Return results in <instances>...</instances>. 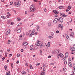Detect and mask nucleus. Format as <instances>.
<instances>
[{
  "label": "nucleus",
  "instance_id": "1",
  "mask_svg": "<svg viewBox=\"0 0 75 75\" xmlns=\"http://www.w3.org/2000/svg\"><path fill=\"white\" fill-rule=\"evenodd\" d=\"M35 11V7L34 6V5H32L30 8V11L33 13V12H34Z\"/></svg>",
  "mask_w": 75,
  "mask_h": 75
},
{
  "label": "nucleus",
  "instance_id": "2",
  "mask_svg": "<svg viewBox=\"0 0 75 75\" xmlns=\"http://www.w3.org/2000/svg\"><path fill=\"white\" fill-rule=\"evenodd\" d=\"M58 21L61 23L63 22V18H58Z\"/></svg>",
  "mask_w": 75,
  "mask_h": 75
},
{
  "label": "nucleus",
  "instance_id": "3",
  "mask_svg": "<svg viewBox=\"0 0 75 75\" xmlns=\"http://www.w3.org/2000/svg\"><path fill=\"white\" fill-rule=\"evenodd\" d=\"M60 15L62 17H67L68 16V15L65 14L64 13H60Z\"/></svg>",
  "mask_w": 75,
  "mask_h": 75
},
{
  "label": "nucleus",
  "instance_id": "4",
  "mask_svg": "<svg viewBox=\"0 0 75 75\" xmlns=\"http://www.w3.org/2000/svg\"><path fill=\"white\" fill-rule=\"evenodd\" d=\"M59 27H60L61 28V30H63V28H64V25L62 24H60L58 25Z\"/></svg>",
  "mask_w": 75,
  "mask_h": 75
},
{
  "label": "nucleus",
  "instance_id": "5",
  "mask_svg": "<svg viewBox=\"0 0 75 75\" xmlns=\"http://www.w3.org/2000/svg\"><path fill=\"white\" fill-rule=\"evenodd\" d=\"M40 40H38L37 41V42L35 43V45H36V46H40Z\"/></svg>",
  "mask_w": 75,
  "mask_h": 75
},
{
  "label": "nucleus",
  "instance_id": "6",
  "mask_svg": "<svg viewBox=\"0 0 75 75\" xmlns=\"http://www.w3.org/2000/svg\"><path fill=\"white\" fill-rule=\"evenodd\" d=\"M11 30L10 29H9L8 31L6 33V35H8V34H9L10 33V32Z\"/></svg>",
  "mask_w": 75,
  "mask_h": 75
},
{
  "label": "nucleus",
  "instance_id": "7",
  "mask_svg": "<svg viewBox=\"0 0 75 75\" xmlns=\"http://www.w3.org/2000/svg\"><path fill=\"white\" fill-rule=\"evenodd\" d=\"M71 73L72 74V75L75 74V66L74 67V69H73V71H72Z\"/></svg>",
  "mask_w": 75,
  "mask_h": 75
},
{
  "label": "nucleus",
  "instance_id": "8",
  "mask_svg": "<svg viewBox=\"0 0 75 75\" xmlns=\"http://www.w3.org/2000/svg\"><path fill=\"white\" fill-rule=\"evenodd\" d=\"M58 21V18H55L54 19L53 21L54 23H57V21Z\"/></svg>",
  "mask_w": 75,
  "mask_h": 75
},
{
  "label": "nucleus",
  "instance_id": "9",
  "mask_svg": "<svg viewBox=\"0 0 75 75\" xmlns=\"http://www.w3.org/2000/svg\"><path fill=\"white\" fill-rule=\"evenodd\" d=\"M53 12L55 14H58V13H59V12L55 10H53Z\"/></svg>",
  "mask_w": 75,
  "mask_h": 75
},
{
  "label": "nucleus",
  "instance_id": "10",
  "mask_svg": "<svg viewBox=\"0 0 75 75\" xmlns=\"http://www.w3.org/2000/svg\"><path fill=\"white\" fill-rule=\"evenodd\" d=\"M70 48L71 50V51H75V48H74V47H70Z\"/></svg>",
  "mask_w": 75,
  "mask_h": 75
},
{
  "label": "nucleus",
  "instance_id": "11",
  "mask_svg": "<svg viewBox=\"0 0 75 75\" xmlns=\"http://www.w3.org/2000/svg\"><path fill=\"white\" fill-rule=\"evenodd\" d=\"M36 27L37 28H36V30H37V31L40 30V26L39 25H37L36 26Z\"/></svg>",
  "mask_w": 75,
  "mask_h": 75
},
{
  "label": "nucleus",
  "instance_id": "12",
  "mask_svg": "<svg viewBox=\"0 0 75 75\" xmlns=\"http://www.w3.org/2000/svg\"><path fill=\"white\" fill-rule=\"evenodd\" d=\"M59 56L61 58H63L64 57V54L62 53H60L59 54Z\"/></svg>",
  "mask_w": 75,
  "mask_h": 75
},
{
  "label": "nucleus",
  "instance_id": "13",
  "mask_svg": "<svg viewBox=\"0 0 75 75\" xmlns=\"http://www.w3.org/2000/svg\"><path fill=\"white\" fill-rule=\"evenodd\" d=\"M23 44L25 46H26V45H28V43L26 42H23Z\"/></svg>",
  "mask_w": 75,
  "mask_h": 75
},
{
  "label": "nucleus",
  "instance_id": "14",
  "mask_svg": "<svg viewBox=\"0 0 75 75\" xmlns=\"http://www.w3.org/2000/svg\"><path fill=\"white\" fill-rule=\"evenodd\" d=\"M74 35V32H71L70 34H69L70 36L71 37V36H72V35Z\"/></svg>",
  "mask_w": 75,
  "mask_h": 75
},
{
  "label": "nucleus",
  "instance_id": "15",
  "mask_svg": "<svg viewBox=\"0 0 75 75\" xmlns=\"http://www.w3.org/2000/svg\"><path fill=\"white\" fill-rule=\"evenodd\" d=\"M20 5V2L18 1V3L17 4V5H16L17 7H18Z\"/></svg>",
  "mask_w": 75,
  "mask_h": 75
},
{
  "label": "nucleus",
  "instance_id": "16",
  "mask_svg": "<svg viewBox=\"0 0 75 75\" xmlns=\"http://www.w3.org/2000/svg\"><path fill=\"white\" fill-rule=\"evenodd\" d=\"M65 57H68V53L67 52L65 53Z\"/></svg>",
  "mask_w": 75,
  "mask_h": 75
},
{
  "label": "nucleus",
  "instance_id": "17",
  "mask_svg": "<svg viewBox=\"0 0 75 75\" xmlns=\"http://www.w3.org/2000/svg\"><path fill=\"white\" fill-rule=\"evenodd\" d=\"M6 74L7 75H10V71H8V72H6Z\"/></svg>",
  "mask_w": 75,
  "mask_h": 75
},
{
  "label": "nucleus",
  "instance_id": "18",
  "mask_svg": "<svg viewBox=\"0 0 75 75\" xmlns=\"http://www.w3.org/2000/svg\"><path fill=\"white\" fill-rule=\"evenodd\" d=\"M57 54L59 53V50H55L54 51Z\"/></svg>",
  "mask_w": 75,
  "mask_h": 75
},
{
  "label": "nucleus",
  "instance_id": "19",
  "mask_svg": "<svg viewBox=\"0 0 75 75\" xmlns=\"http://www.w3.org/2000/svg\"><path fill=\"white\" fill-rule=\"evenodd\" d=\"M17 32L18 33H20L21 32V29H18Z\"/></svg>",
  "mask_w": 75,
  "mask_h": 75
},
{
  "label": "nucleus",
  "instance_id": "20",
  "mask_svg": "<svg viewBox=\"0 0 75 75\" xmlns=\"http://www.w3.org/2000/svg\"><path fill=\"white\" fill-rule=\"evenodd\" d=\"M66 36L68 40H69V36L67 35H66Z\"/></svg>",
  "mask_w": 75,
  "mask_h": 75
},
{
  "label": "nucleus",
  "instance_id": "21",
  "mask_svg": "<svg viewBox=\"0 0 75 75\" xmlns=\"http://www.w3.org/2000/svg\"><path fill=\"white\" fill-rule=\"evenodd\" d=\"M30 69H32L33 68L32 67V65H31V64H30Z\"/></svg>",
  "mask_w": 75,
  "mask_h": 75
},
{
  "label": "nucleus",
  "instance_id": "22",
  "mask_svg": "<svg viewBox=\"0 0 75 75\" xmlns=\"http://www.w3.org/2000/svg\"><path fill=\"white\" fill-rule=\"evenodd\" d=\"M22 75H25L26 74V72L24 71L23 72H22Z\"/></svg>",
  "mask_w": 75,
  "mask_h": 75
},
{
  "label": "nucleus",
  "instance_id": "23",
  "mask_svg": "<svg viewBox=\"0 0 75 75\" xmlns=\"http://www.w3.org/2000/svg\"><path fill=\"white\" fill-rule=\"evenodd\" d=\"M4 68H5V70H7V66L5 65L4 66Z\"/></svg>",
  "mask_w": 75,
  "mask_h": 75
},
{
  "label": "nucleus",
  "instance_id": "24",
  "mask_svg": "<svg viewBox=\"0 0 75 75\" xmlns=\"http://www.w3.org/2000/svg\"><path fill=\"white\" fill-rule=\"evenodd\" d=\"M68 65L69 66V67H72V64H71V63H68Z\"/></svg>",
  "mask_w": 75,
  "mask_h": 75
},
{
  "label": "nucleus",
  "instance_id": "25",
  "mask_svg": "<svg viewBox=\"0 0 75 75\" xmlns=\"http://www.w3.org/2000/svg\"><path fill=\"white\" fill-rule=\"evenodd\" d=\"M69 63H71L72 61H71V58H69Z\"/></svg>",
  "mask_w": 75,
  "mask_h": 75
},
{
  "label": "nucleus",
  "instance_id": "26",
  "mask_svg": "<svg viewBox=\"0 0 75 75\" xmlns=\"http://www.w3.org/2000/svg\"><path fill=\"white\" fill-rule=\"evenodd\" d=\"M51 23H48V26L49 27H51Z\"/></svg>",
  "mask_w": 75,
  "mask_h": 75
},
{
  "label": "nucleus",
  "instance_id": "27",
  "mask_svg": "<svg viewBox=\"0 0 75 75\" xmlns=\"http://www.w3.org/2000/svg\"><path fill=\"white\" fill-rule=\"evenodd\" d=\"M71 8H72V6H69L68 7V8L70 10H71Z\"/></svg>",
  "mask_w": 75,
  "mask_h": 75
},
{
  "label": "nucleus",
  "instance_id": "28",
  "mask_svg": "<svg viewBox=\"0 0 75 75\" xmlns=\"http://www.w3.org/2000/svg\"><path fill=\"white\" fill-rule=\"evenodd\" d=\"M11 42V41L10 40H9L8 41V44H10Z\"/></svg>",
  "mask_w": 75,
  "mask_h": 75
},
{
  "label": "nucleus",
  "instance_id": "29",
  "mask_svg": "<svg viewBox=\"0 0 75 75\" xmlns=\"http://www.w3.org/2000/svg\"><path fill=\"white\" fill-rule=\"evenodd\" d=\"M63 71H64V72H66L67 71V69L65 68H64L63 69Z\"/></svg>",
  "mask_w": 75,
  "mask_h": 75
},
{
  "label": "nucleus",
  "instance_id": "30",
  "mask_svg": "<svg viewBox=\"0 0 75 75\" xmlns=\"http://www.w3.org/2000/svg\"><path fill=\"white\" fill-rule=\"evenodd\" d=\"M47 45H48V47H50V42H49L47 43Z\"/></svg>",
  "mask_w": 75,
  "mask_h": 75
},
{
  "label": "nucleus",
  "instance_id": "31",
  "mask_svg": "<svg viewBox=\"0 0 75 75\" xmlns=\"http://www.w3.org/2000/svg\"><path fill=\"white\" fill-rule=\"evenodd\" d=\"M17 20L18 21H20V20H21V18H17Z\"/></svg>",
  "mask_w": 75,
  "mask_h": 75
},
{
  "label": "nucleus",
  "instance_id": "32",
  "mask_svg": "<svg viewBox=\"0 0 75 75\" xmlns=\"http://www.w3.org/2000/svg\"><path fill=\"white\" fill-rule=\"evenodd\" d=\"M59 54H58L57 55V58L59 59Z\"/></svg>",
  "mask_w": 75,
  "mask_h": 75
},
{
  "label": "nucleus",
  "instance_id": "33",
  "mask_svg": "<svg viewBox=\"0 0 75 75\" xmlns=\"http://www.w3.org/2000/svg\"><path fill=\"white\" fill-rule=\"evenodd\" d=\"M30 50H32V51H34V48H33L32 47H30Z\"/></svg>",
  "mask_w": 75,
  "mask_h": 75
},
{
  "label": "nucleus",
  "instance_id": "34",
  "mask_svg": "<svg viewBox=\"0 0 75 75\" xmlns=\"http://www.w3.org/2000/svg\"><path fill=\"white\" fill-rule=\"evenodd\" d=\"M10 16H11V14H9L6 17H7V18H9V17H10Z\"/></svg>",
  "mask_w": 75,
  "mask_h": 75
},
{
  "label": "nucleus",
  "instance_id": "35",
  "mask_svg": "<svg viewBox=\"0 0 75 75\" xmlns=\"http://www.w3.org/2000/svg\"><path fill=\"white\" fill-rule=\"evenodd\" d=\"M66 59H67L66 57H64V58L63 59V61H66Z\"/></svg>",
  "mask_w": 75,
  "mask_h": 75
},
{
  "label": "nucleus",
  "instance_id": "36",
  "mask_svg": "<svg viewBox=\"0 0 75 75\" xmlns=\"http://www.w3.org/2000/svg\"><path fill=\"white\" fill-rule=\"evenodd\" d=\"M69 10H70V9H69V8L67 9L66 10V12H68V11H69Z\"/></svg>",
  "mask_w": 75,
  "mask_h": 75
},
{
  "label": "nucleus",
  "instance_id": "37",
  "mask_svg": "<svg viewBox=\"0 0 75 75\" xmlns=\"http://www.w3.org/2000/svg\"><path fill=\"white\" fill-rule=\"evenodd\" d=\"M11 68H13V64L12 63H11Z\"/></svg>",
  "mask_w": 75,
  "mask_h": 75
},
{
  "label": "nucleus",
  "instance_id": "38",
  "mask_svg": "<svg viewBox=\"0 0 75 75\" xmlns=\"http://www.w3.org/2000/svg\"><path fill=\"white\" fill-rule=\"evenodd\" d=\"M7 54H8L6 52L5 53V55L6 57H7Z\"/></svg>",
  "mask_w": 75,
  "mask_h": 75
},
{
  "label": "nucleus",
  "instance_id": "39",
  "mask_svg": "<svg viewBox=\"0 0 75 75\" xmlns=\"http://www.w3.org/2000/svg\"><path fill=\"white\" fill-rule=\"evenodd\" d=\"M35 50H37L38 49V47H34Z\"/></svg>",
  "mask_w": 75,
  "mask_h": 75
},
{
  "label": "nucleus",
  "instance_id": "40",
  "mask_svg": "<svg viewBox=\"0 0 75 75\" xmlns=\"http://www.w3.org/2000/svg\"><path fill=\"white\" fill-rule=\"evenodd\" d=\"M45 71V68H44L43 69V72H44Z\"/></svg>",
  "mask_w": 75,
  "mask_h": 75
},
{
  "label": "nucleus",
  "instance_id": "41",
  "mask_svg": "<svg viewBox=\"0 0 75 75\" xmlns=\"http://www.w3.org/2000/svg\"><path fill=\"white\" fill-rule=\"evenodd\" d=\"M10 5H12L13 4V2H10Z\"/></svg>",
  "mask_w": 75,
  "mask_h": 75
},
{
  "label": "nucleus",
  "instance_id": "42",
  "mask_svg": "<svg viewBox=\"0 0 75 75\" xmlns=\"http://www.w3.org/2000/svg\"><path fill=\"white\" fill-rule=\"evenodd\" d=\"M52 54H55V52H54V51H52Z\"/></svg>",
  "mask_w": 75,
  "mask_h": 75
},
{
  "label": "nucleus",
  "instance_id": "43",
  "mask_svg": "<svg viewBox=\"0 0 75 75\" xmlns=\"http://www.w3.org/2000/svg\"><path fill=\"white\" fill-rule=\"evenodd\" d=\"M7 51L8 52H10V49H8L7 50Z\"/></svg>",
  "mask_w": 75,
  "mask_h": 75
},
{
  "label": "nucleus",
  "instance_id": "44",
  "mask_svg": "<svg viewBox=\"0 0 75 75\" xmlns=\"http://www.w3.org/2000/svg\"><path fill=\"white\" fill-rule=\"evenodd\" d=\"M22 35H20L19 36V38H22Z\"/></svg>",
  "mask_w": 75,
  "mask_h": 75
},
{
  "label": "nucleus",
  "instance_id": "45",
  "mask_svg": "<svg viewBox=\"0 0 75 75\" xmlns=\"http://www.w3.org/2000/svg\"><path fill=\"white\" fill-rule=\"evenodd\" d=\"M74 53L75 52H71V54H74Z\"/></svg>",
  "mask_w": 75,
  "mask_h": 75
},
{
  "label": "nucleus",
  "instance_id": "46",
  "mask_svg": "<svg viewBox=\"0 0 75 75\" xmlns=\"http://www.w3.org/2000/svg\"><path fill=\"white\" fill-rule=\"evenodd\" d=\"M67 64V61H65L64 62V64Z\"/></svg>",
  "mask_w": 75,
  "mask_h": 75
},
{
  "label": "nucleus",
  "instance_id": "47",
  "mask_svg": "<svg viewBox=\"0 0 75 75\" xmlns=\"http://www.w3.org/2000/svg\"><path fill=\"white\" fill-rule=\"evenodd\" d=\"M43 67L45 68V67H46V66H45V65L43 64Z\"/></svg>",
  "mask_w": 75,
  "mask_h": 75
},
{
  "label": "nucleus",
  "instance_id": "48",
  "mask_svg": "<svg viewBox=\"0 0 75 75\" xmlns=\"http://www.w3.org/2000/svg\"><path fill=\"white\" fill-rule=\"evenodd\" d=\"M4 59H5V57H4L2 59V61H3V60H4Z\"/></svg>",
  "mask_w": 75,
  "mask_h": 75
},
{
  "label": "nucleus",
  "instance_id": "49",
  "mask_svg": "<svg viewBox=\"0 0 75 75\" xmlns=\"http://www.w3.org/2000/svg\"><path fill=\"white\" fill-rule=\"evenodd\" d=\"M40 63H38V64H37L36 65H37V66H38V65H40Z\"/></svg>",
  "mask_w": 75,
  "mask_h": 75
},
{
  "label": "nucleus",
  "instance_id": "50",
  "mask_svg": "<svg viewBox=\"0 0 75 75\" xmlns=\"http://www.w3.org/2000/svg\"><path fill=\"white\" fill-rule=\"evenodd\" d=\"M56 33L57 34H58L59 33V31L58 30L56 31Z\"/></svg>",
  "mask_w": 75,
  "mask_h": 75
},
{
  "label": "nucleus",
  "instance_id": "51",
  "mask_svg": "<svg viewBox=\"0 0 75 75\" xmlns=\"http://www.w3.org/2000/svg\"><path fill=\"white\" fill-rule=\"evenodd\" d=\"M48 58H51V56L50 55L48 56Z\"/></svg>",
  "mask_w": 75,
  "mask_h": 75
},
{
  "label": "nucleus",
  "instance_id": "52",
  "mask_svg": "<svg viewBox=\"0 0 75 75\" xmlns=\"http://www.w3.org/2000/svg\"><path fill=\"white\" fill-rule=\"evenodd\" d=\"M42 44H41L40 45V48H42Z\"/></svg>",
  "mask_w": 75,
  "mask_h": 75
},
{
  "label": "nucleus",
  "instance_id": "53",
  "mask_svg": "<svg viewBox=\"0 0 75 75\" xmlns=\"http://www.w3.org/2000/svg\"><path fill=\"white\" fill-rule=\"evenodd\" d=\"M51 34L52 35H54V33H53L51 32Z\"/></svg>",
  "mask_w": 75,
  "mask_h": 75
},
{
  "label": "nucleus",
  "instance_id": "54",
  "mask_svg": "<svg viewBox=\"0 0 75 75\" xmlns=\"http://www.w3.org/2000/svg\"><path fill=\"white\" fill-rule=\"evenodd\" d=\"M33 1L35 2H37V1H38V0H34Z\"/></svg>",
  "mask_w": 75,
  "mask_h": 75
},
{
  "label": "nucleus",
  "instance_id": "55",
  "mask_svg": "<svg viewBox=\"0 0 75 75\" xmlns=\"http://www.w3.org/2000/svg\"><path fill=\"white\" fill-rule=\"evenodd\" d=\"M71 37H72V38H74V36L73 35H72V36H70Z\"/></svg>",
  "mask_w": 75,
  "mask_h": 75
},
{
  "label": "nucleus",
  "instance_id": "56",
  "mask_svg": "<svg viewBox=\"0 0 75 75\" xmlns=\"http://www.w3.org/2000/svg\"><path fill=\"white\" fill-rule=\"evenodd\" d=\"M20 54H18L17 55V57H19V56H20Z\"/></svg>",
  "mask_w": 75,
  "mask_h": 75
},
{
  "label": "nucleus",
  "instance_id": "57",
  "mask_svg": "<svg viewBox=\"0 0 75 75\" xmlns=\"http://www.w3.org/2000/svg\"><path fill=\"white\" fill-rule=\"evenodd\" d=\"M32 37V35L30 34L29 35V37Z\"/></svg>",
  "mask_w": 75,
  "mask_h": 75
},
{
  "label": "nucleus",
  "instance_id": "58",
  "mask_svg": "<svg viewBox=\"0 0 75 75\" xmlns=\"http://www.w3.org/2000/svg\"><path fill=\"white\" fill-rule=\"evenodd\" d=\"M18 63H19V61L18 60L16 62V64H18Z\"/></svg>",
  "mask_w": 75,
  "mask_h": 75
},
{
  "label": "nucleus",
  "instance_id": "59",
  "mask_svg": "<svg viewBox=\"0 0 75 75\" xmlns=\"http://www.w3.org/2000/svg\"><path fill=\"white\" fill-rule=\"evenodd\" d=\"M13 24H14V23H13V22H11V25H13Z\"/></svg>",
  "mask_w": 75,
  "mask_h": 75
},
{
  "label": "nucleus",
  "instance_id": "60",
  "mask_svg": "<svg viewBox=\"0 0 75 75\" xmlns=\"http://www.w3.org/2000/svg\"><path fill=\"white\" fill-rule=\"evenodd\" d=\"M25 66H28V64H27V63H26L25 64Z\"/></svg>",
  "mask_w": 75,
  "mask_h": 75
},
{
  "label": "nucleus",
  "instance_id": "61",
  "mask_svg": "<svg viewBox=\"0 0 75 75\" xmlns=\"http://www.w3.org/2000/svg\"><path fill=\"white\" fill-rule=\"evenodd\" d=\"M21 52H23V49H21Z\"/></svg>",
  "mask_w": 75,
  "mask_h": 75
},
{
  "label": "nucleus",
  "instance_id": "62",
  "mask_svg": "<svg viewBox=\"0 0 75 75\" xmlns=\"http://www.w3.org/2000/svg\"><path fill=\"white\" fill-rule=\"evenodd\" d=\"M48 38H50V39H51V36H49L48 37Z\"/></svg>",
  "mask_w": 75,
  "mask_h": 75
},
{
  "label": "nucleus",
  "instance_id": "63",
  "mask_svg": "<svg viewBox=\"0 0 75 75\" xmlns=\"http://www.w3.org/2000/svg\"><path fill=\"white\" fill-rule=\"evenodd\" d=\"M16 2H15L14 3V6H16Z\"/></svg>",
  "mask_w": 75,
  "mask_h": 75
},
{
  "label": "nucleus",
  "instance_id": "64",
  "mask_svg": "<svg viewBox=\"0 0 75 75\" xmlns=\"http://www.w3.org/2000/svg\"><path fill=\"white\" fill-rule=\"evenodd\" d=\"M73 47L75 49V44L74 45Z\"/></svg>",
  "mask_w": 75,
  "mask_h": 75
}]
</instances>
